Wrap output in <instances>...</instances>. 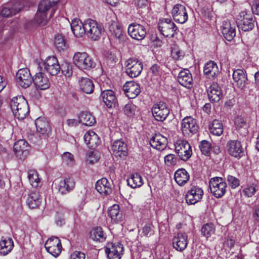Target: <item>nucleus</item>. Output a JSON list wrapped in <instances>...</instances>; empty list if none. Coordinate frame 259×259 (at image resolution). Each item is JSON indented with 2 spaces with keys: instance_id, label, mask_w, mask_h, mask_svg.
I'll return each mask as SVG.
<instances>
[{
  "instance_id": "4468645a",
  "label": "nucleus",
  "mask_w": 259,
  "mask_h": 259,
  "mask_svg": "<svg viewBox=\"0 0 259 259\" xmlns=\"http://www.w3.org/2000/svg\"><path fill=\"white\" fill-rule=\"evenodd\" d=\"M203 195V191L201 188L193 186L185 196L186 201L189 205L195 204L202 199Z\"/></svg>"
},
{
  "instance_id": "5701e85b",
  "label": "nucleus",
  "mask_w": 259,
  "mask_h": 259,
  "mask_svg": "<svg viewBox=\"0 0 259 259\" xmlns=\"http://www.w3.org/2000/svg\"><path fill=\"white\" fill-rule=\"evenodd\" d=\"M233 78L236 85L240 89L244 90L248 83L247 75L242 69H237L234 71Z\"/></svg>"
},
{
  "instance_id": "ddd939ff",
  "label": "nucleus",
  "mask_w": 259,
  "mask_h": 259,
  "mask_svg": "<svg viewBox=\"0 0 259 259\" xmlns=\"http://www.w3.org/2000/svg\"><path fill=\"white\" fill-rule=\"evenodd\" d=\"M16 78L19 84L25 89L31 85L33 79L29 70L26 68L19 69L17 72Z\"/></svg>"
},
{
  "instance_id": "4c0bfd02",
  "label": "nucleus",
  "mask_w": 259,
  "mask_h": 259,
  "mask_svg": "<svg viewBox=\"0 0 259 259\" xmlns=\"http://www.w3.org/2000/svg\"><path fill=\"white\" fill-rule=\"evenodd\" d=\"M111 37L116 39L119 43L124 42L127 39L126 34L118 25H113L110 27Z\"/></svg>"
},
{
  "instance_id": "69168bd1",
  "label": "nucleus",
  "mask_w": 259,
  "mask_h": 259,
  "mask_svg": "<svg viewBox=\"0 0 259 259\" xmlns=\"http://www.w3.org/2000/svg\"><path fill=\"white\" fill-rule=\"evenodd\" d=\"M85 254L80 251H75L70 256V259H84Z\"/></svg>"
},
{
  "instance_id": "f03ea898",
  "label": "nucleus",
  "mask_w": 259,
  "mask_h": 259,
  "mask_svg": "<svg viewBox=\"0 0 259 259\" xmlns=\"http://www.w3.org/2000/svg\"><path fill=\"white\" fill-rule=\"evenodd\" d=\"M10 106L14 115L19 120L24 119L29 112L27 102L23 96L13 98Z\"/></svg>"
},
{
  "instance_id": "f3484780",
  "label": "nucleus",
  "mask_w": 259,
  "mask_h": 259,
  "mask_svg": "<svg viewBox=\"0 0 259 259\" xmlns=\"http://www.w3.org/2000/svg\"><path fill=\"white\" fill-rule=\"evenodd\" d=\"M152 112L153 116L157 121H163L169 114V111L165 103L160 102L155 104L152 108Z\"/></svg>"
},
{
  "instance_id": "473e14b6",
  "label": "nucleus",
  "mask_w": 259,
  "mask_h": 259,
  "mask_svg": "<svg viewBox=\"0 0 259 259\" xmlns=\"http://www.w3.org/2000/svg\"><path fill=\"white\" fill-rule=\"evenodd\" d=\"M203 72L206 76L211 79H214L220 72L217 64L212 61L205 64Z\"/></svg>"
},
{
  "instance_id": "412c9836",
  "label": "nucleus",
  "mask_w": 259,
  "mask_h": 259,
  "mask_svg": "<svg viewBox=\"0 0 259 259\" xmlns=\"http://www.w3.org/2000/svg\"><path fill=\"white\" fill-rule=\"evenodd\" d=\"M45 70L50 75H57L60 71L61 67L58 60L55 56L48 57L44 63Z\"/></svg>"
},
{
  "instance_id": "423d86ee",
  "label": "nucleus",
  "mask_w": 259,
  "mask_h": 259,
  "mask_svg": "<svg viewBox=\"0 0 259 259\" xmlns=\"http://www.w3.org/2000/svg\"><path fill=\"white\" fill-rule=\"evenodd\" d=\"M85 29L87 36L93 40L99 39L104 31V28L101 24L90 19L85 21Z\"/></svg>"
},
{
  "instance_id": "aec40b11",
  "label": "nucleus",
  "mask_w": 259,
  "mask_h": 259,
  "mask_svg": "<svg viewBox=\"0 0 259 259\" xmlns=\"http://www.w3.org/2000/svg\"><path fill=\"white\" fill-rule=\"evenodd\" d=\"M128 33L133 38L141 40L145 38L146 30L143 25L137 23H132L128 26Z\"/></svg>"
},
{
  "instance_id": "4d7b16f0",
  "label": "nucleus",
  "mask_w": 259,
  "mask_h": 259,
  "mask_svg": "<svg viewBox=\"0 0 259 259\" xmlns=\"http://www.w3.org/2000/svg\"><path fill=\"white\" fill-rule=\"evenodd\" d=\"M227 180L229 186L232 189H235L239 185V180L234 176L228 175Z\"/></svg>"
},
{
  "instance_id": "20e7f679",
  "label": "nucleus",
  "mask_w": 259,
  "mask_h": 259,
  "mask_svg": "<svg viewBox=\"0 0 259 259\" xmlns=\"http://www.w3.org/2000/svg\"><path fill=\"white\" fill-rule=\"evenodd\" d=\"M209 186L211 193L217 198L222 197L226 192L227 185L222 178H211L209 182Z\"/></svg>"
},
{
  "instance_id": "f704fd0d",
  "label": "nucleus",
  "mask_w": 259,
  "mask_h": 259,
  "mask_svg": "<svg viewBox=\"0 0 259 259\" xmlns=\"http://www.w3.org/2000/svg\"><path fill=\"white\" fill-rule=\"evenodd\" d=\"M96 189L102 195H108L111 192L110 184L107 179L102 178L98 180L96 184Z\"/></svg>"
},
{
  "instance_id": "e433bc0d",
  "label": "nucleus",
  "mask_w": 259,
  "mask_h": 259,
  "mask_svg": "<svg viewBox=\"0 0 259 259\" xmlns=\"http://www.w3.org/2000/svg\"><path fill=\"white\" fill-rule=\"evenodd\" d=\"M79 85L81 91L85 94H90L94 90L93 81L87 77H81L79 80Z\"/></svg>"
},
{
  "instance_id": "72a5a7b5",
  "label": "nucleus",
  "mask_w": 259,
  "mask_h": 259,
  "mask_svg": "<svg viewBox=\"0 0 259 259\" xmlns=\"http://www.w3.org/2000/svg\"><path fill=\"white\" fill-rule=\"evenodd\" d=\"M178 81L182 85L190 88L193 81L192 74L190 71L188 69L181 70L179 73Z\"/></svg>"
},
{
  "instance_id": "f257e3e1",
  "label": "nucleus",
  "mask_w": 259,
  "mask_h": 259,
  "mask_svg": "<svg viewBox=\"0 0 259 259\" xmlns=\"http://www.w3.org/2000/svg\"><path fill=\"white\" fill-rule=\"evenodd\" d=\"M59 0H42L38 7V10L36 13L34 21L38 25L41 26H45L48 22L47 13L49 10L52 8L53 12V7L56 5Z\"/></svg>"
},
{
  "instance_id": "0e129e2a",
  "label": "nucleus",
  "mask_w": 259,
  "mask_h": 259,
  "mask_svg": "<svg viewBox=\"0 0 259 259\" xmlns=\"http://www.w3.org/2000/svg\"><path fill=\"white\" fill-rule=\"evenodd\" d=\"M152 225L150 224H146L143 228L142 233L145 236L148 237L151 235Z\"/></svg>"
},
{
  "instance_id": "9d476101",
  "label": "nucleus",
  "mask_w": 259,
  "mask_h": 259,
  "mask_svg": "<svg viewBox=\"0 0 259 259\" xmlns=\"http://www.w3.org/2000/svg\"><path fill=\"white\" fill-rule=\"evenodd\" d=\"M126 73L132 78L138 76L143 70L142 63L136 59L130 58L125 62Z\"/></svg>"
},
{
  "instance_id": "6e6d98bb",
  "label": "nucleus",
  "mask_w": 259,
  "mask_h": 259,
  "mask_svg": "<svg viewBox=\"0 0 259 259\" xmlns=\"http://www.w3.org/2000/svg\"><path fill=\"white\" fill-rule=\"evenodd\" d=\"M62 159L63 162L69 166H72L74 164L73 155L69 152H65L63 154Z\"/></svg>"
},
{
  "instance_id": "1a4fd4ad",
  "label": "nucleus",
  "mask_w": 259,
  "mask_h": 259,
  "mask_svg": "<svg viewBox=\"0 0 259 259\" xmlns=\"http://www.w3.org/2000/svg\"><path fill=\"white\" fill-rule=\"evenodd\" d=\"M158 29L163 36L173 37L176 33L177 27L170 19H164L158 23Z\"/></svg>"
},
{
  "instance_id": "e2e57ef3",
  "label": "nucleus",
  "mask_w": 259,
  "mask_h": 259,
  "mask_svg": "<svg viewBox=\"0 0 259 259\" xmlns=\"http://www.w3.org/2000/svg\"><path fill=\"white\" fill-rule=\"evenodd\" d=\"M164 161L167 165L171 166L176 163L177 158L174 154H169L165 156Z\"/></svg>"
},
{
  "instance_id": "9b49d317",
  "label": "nucleus",
  "mask_w": 259,
  "mask_h": 259,
  "mask_svg": "<svg viewBox=\"0 0 259 259\" xmlns=\"http://www.w3.org/2000/svg\"><path fill=\"white\" fill-rule=\"evenodd\" d=\"M105 251L108 259H121L123 246L119 242H108L105 246Z\"/></svg>"
},
{
  "instance_id": "4be33fe9",
  "label": "nucleus",
  "mask_w": 259,
  "mask_h": 259,
  "mask_svg": "<svg viewBox=\"0 0 259 259\" xmlns=\"http://www.w3.org/2000/svg\"><path fill=\"white\" fill-rule=\"evenodd\" d=\"M221 31L225 39L231 41L236 35L235 24L228 20H225L221 26Z\"/></svg>"
},
{
  "instance_id": "13d9d810",
  "label": "nucleus",
  "mask_w": 259,
  "mask_h": 259,
  "mask_svg": "<svg viewBox=\"0 0 259 259\" xmlns=\"http://www.w3.org/2000/svg\"><path fill=\"white\" fill-rule=\"evenodd\" d=\"M256 189L254 185L248 186L242 191L244 195L247 197H252L256 192Z\"/></svg>"
},
{
  "instance_id": "2eb2a0df",
  "label": "nucleus",
  "mask_w": 259,
  "mask_h": 259,
  "mask_svg": "<svg viewBox=\"0 0 259 259\" xmlns=\"http://www.w3.org/2000/svg\"><path fill=\"white\" fill-rule=\"evenodd\" d=\"M171 14L175 21L181 24L185 23L188 16L185 6L182 4L175 5L172 10Z\"/></svg>"
},
{
  "instance_id": "a878e982",
  "label": "nucleus",
  "mask_w": 259,
  "mask_h": 259,
  "mask_svg": "<svg viewBox=\"0 0 259 259\" xmlns=\"http://www.w3.org/2000/svg\"><path fill=\"white\" fill-rule=\"evenodd\" d=\"M126 96L131 99L136 98L141 92L140 85L134 81H127L123 85Z\"/></svg>"
},
{
  "instance_id": "052dcab7",
  "label": "nucleus",
  "mask_w": 259,
  "mask_h": 259,
  "mask_svg": "<svg viewBox=\"0 0 259 259\" xmlns=\"http://www.w3.org/2000/svg\"><path fill=\"white\" fill-rule=\"evenodd\" d=\"M136 106L132 103L127 104L124 108V112L128 116L135 115Z\"/></svg>"
},
{
  "instance_id": "f8f14e48",
  "label": "nucleus",
  "mask_w": 259,
  "mask_h": 259,
  "mask_svg": "<svg viewBox=\"0 0 259 259\" xmlns=\"http://www.w3.org/2000/svg\"><path fill=\"white\" fill-rule=\"evenodd\" d=\"M45 247L48 252L55 257H57L62 250V244L58 237H52L45 243Z\"/></svg>"
},
{
  "instance_id": "39448f33",
  "label": "nucleus",
  "mask_w": 259,
  "mask_h": 259,
  "mask_svg": "<svg viewBox=\"0 0 259 259\" xmlns=\"http://www.w3.org/2000/svg\"><path fill=\"white\" fill-rule=\"evenodd\" d=\"M254 18L250 12L242 11L237 16V23L238 27L242 31L251 30L254 26Z\"/></svg>"
},
{
  "instance_id": "bb28decb",
  "label": "nucleus",
  "mask_w": 259,
  "mask_h": 259,
  "mask_svg": "<svg viewBox=\"0 0 259 259\" xmlns=\"http://www.w3.org/2000/svg\"><path fill=\"white\" fill-rule=\"evenodd\" d=\"M206 92L209 100L211 102H219L223 96L222 91L217 83H212Z\"/></svg>"
},
{
  "instance_id": "58836bf2",
  "label": "nucleus",
  "mask_w": 259,
  "mask_h": 259,
  "mask_svg": "<svg viewBox=\"0 0 259 259\" xmlns=\"http://www.w3.org/2000/svg\"><path fill=\"white\" fill-rule=\"evenodd\" d=\"M71 27L74 35L76 37H81L84 34H86L85 21L82 23H79V21L77 19L74 20L71 23Z\"/></svg>"
},
{
  "instance_id": "0eeeda50",
  "label": "nucleus",
  "mask_w": 259,
  "mask_h": 259,
  "mask_svg": "<svg viewBox=\"0 0 259 259\" xmlns=\"http://www.w3.org/2000/svg\"><path fill=\"white\" fill-rule=\"evenodd\" d=\"M198 128L196 120L191 116L185 117L181 122V130L185 136H191L197 133Z\"/></svg>"
},
{
  "instance_id": "680f3d73",
  "label": "nucleus",
  "mask_w": 259,
  "mask_h": 259,
  "mask_svg": "<svg viewBox=\"0 0 259 259\" xmlns=\"http://www.w3.org/2000/svg\"><path fill=\"white\" fill-rule=\"evenodd\" d=\"M62 71L63 74L66 77H70L72 74L71 65L65 63L62 66Z\"/></svg>"
},
{
  "instance_id": "cd10ccee",
  "label": "nucleus",
  "mask_w": 259,
  "mask_h": 259,
  "mask_svg": "<svg viewBox=\"0 0 259 259\" xmlns=\"http://www.w3.org/2000/svg\"><path fill=\"white\" fill-rule=\"evenodd\" d=\"M35 124L37 132L42 135L45 138H47L51 132V128L46 118L39 117L35 120Z\"/></svg>"
},
{
  "instance_id": "c9c22d12",
  "label": "nucleus",
  "mask_w": 259,
  "mask_h": 259,
  "mask_svg": "<svg viewBox=\"0 0 259 259\" xmlns=\"http://www.w3.org/2000/svg\"><path fill=\"white\" fill-rule=\"evenodd\" d=\"M40 203V196L37 190L32 191L28 194L26 203L29 208H35L39 206Z\"/></svg>"
},
{
  "instance_id": "7c9ffc66",
  "label": "nucleus",
  "mask_w": 259,
  "mask_h": 259,
  "mask_svg": "<svg viewBox=\"0 0 259 259\" xmlns=\"http://www.w3.org/2000/svg\"><path fill=\"white\" fill-rule=\"evenodd\" d=\"M75 185L74 180L72 178L68 177L60 182L58 190L62 194H65L72 190L74 188Z\"/></svg>"
},
{
  "instance_id": "79ce46f5",
  "label": "nucleus",
  "mask_w": 259,
  "mask_h": 259,
  "mask_svg": "<svg viewBox=\"0 0 259 259\" xmlns=\"http://www.w3.org/2000/svg\"><path fill=\"white\" fill-rule=\"evenodd\" d=\"M235 126L241 135L246 136L248 134L247 124L245 120L242 117L237 116L234 119Z\"/></svg>"
},
{
  "instance_id": "c85d7f7f",
  "label": "nucleus",
  "mask_w": 259,
  "mask_h": 259,
  "mask_svg": "<svg viewBox=\"0 0 259 259\" xmlns=\"http://www.w3.org/2000/svg\"><path fill=\"white\" fill-rule=\"evenodd\" d=\"M33 81L37 89L41 90H46L48 89L50 85L48 78L42 72L36 73Z\"/></svg>"
},
{
  "instance_id": "6ab92c4d",
  "label": "nucleus",
  "mask_w": 259,
  "mask_h": 259,
  "mask_svg": "<svg viewBox=\"0 0 259 259\" xmlns=\"http://www.w3.org/2000/svg\"><path fill=\"white\" fill-rule=\"evenodd\" d=\"M228 153L237 159L244 155V151L240 142L238 140H229L226 145Z\"/></svg>"
},
{
  "instance_id": "a211bd4d",
  "label": "nucleus",
  "mask_w": 259,
  "mask_h": 259,
  "mask_svg": "<svg viewBox=\"0 0 259 259\" xmlns=\"http://www.w3.org/2000/svg\"><path fill=\"white\" fill-rule=\"evenodd\" d=\"M13 147L16 156L19 159H23L29 154L30 145L24 139H20L15 142Z\"/></svg>"
},
{
  "instance_id": "b1692460",
  "label": "nucleus",
  "mask_w": 259,
  "mask_h": 259,
  "mask_svg": "<svg viewBox=\"0 0 259 259\" xmlns=\"http://www.w3.org/2000/svg\"><path fill=\"white\" fill-rule=\"evenodd\" d=\"M23 6L24 5L20 2H17L14 4L9 3L3 8L1 11V15L6 17H11L18 13Z\"/></svg>"
},
{
  "instance_id": "338daca9",
  "label": "nucleus",
  "mask_w": 259,
  "mask_h": 259,
  "mask_svg": "<svg viewBox=\"0 0 259 259\" xmlns=\"http://www.w3.org/2000/svg\"><path fill=\"white\" fill-rule=\"evenodd\" d=\"M252 13L259 15V1H256L252 4L251 7Z\"/></svg>"
},
{
  "instance_id": "09e8293b",
  "label": "nucleus",
  "mask_w": 259,
  "mask_h": 259,
  "mask_svg": "<svg viewBox=\"0 0 259 259\" xmlns=\"http://www.w3.org/2000/svg\"><path fill=\"white\" fill-rule=\"evenodd\" d=\"M54 45L59 51L66 50L68 45L64 35L62 34H57L54 38Z\"/></svg>"
},
{
  "instance_id": "bf43d9fd",
  "label": "nucleus",
  "mask_w": 259,
  "mask_h": 259,
  "mask_svg": "<svg viewBox=\"0 0 259 259\" xmlns=\"http://www.w3.org/2000/svg\"><path fill=\"white\" fill-rule=\"evenodd\" d=\"M99 158L98 153L91 151L88 154L87 161L91 164H94L98 161Z\"/></svg>"
},
{
  "instance_id": "c756f323",
  "label": "nucleus",
  "mask_w": 259,
  "mask_h": 259,
  "mask_svg": "<svg viewBox=\"0 0 259 259\" xmlns=\"http://www.w3.org/2000/svg\"><path fill=\"white\" fill-rule=\"evenodd\" d=\"M167 143V138L160 134H156L151 138L150 141L151 146L159 150L164 149Z\"/></svg>"
},
{
  "instance_id": "a18cd8bd",
  "label": "nucleus",
  "mask_w": 259,
  "mask_h": 259,
  "mask_svg": "<svg viewBox=\"0 0 259 259\" xmlns=\"http://www.w3.org/2000/svg\"><path fill=\"white\" fill-rule=\"evenodd\" d=\"M79 122L86 126H92L96 123L95 117L90 112L84 111L79 115Z\"/></svg>"
},
{
  "instance_id": "393cba45",
  "label": "nucleus",
  "mask_w": 259,
  "mask_h": 259,
  "mask_svg": "<svg viewBox=\"0 0 259 259\" xmlns=\"http://www.w3.org/2000/svg\"><path fill=\"white\" fill-rule=\"evenodd\" d=\"M188 236L185 233L179 232L172 239L174 247L178 251H182L187 246Z\"/></svg>"
},
{
  "instance_id": "49530a36",
  "label": "nucleus",
  "mask_w": 259,
  "mask_h": 259,
  "mask_svg": "<svg viewBox=\"0 0 259 259\" xmlns=\"http://www.w3.org/2000/svg\"><path fill=\"white\" fill-rule=\"evenodd\" d=\"M127 182L129 186L134 189L141 187L144 183L142 177L138 173L131 174Z\"/></svg>"
},
{
  "instance_id": "37998d69",
  "label": "nucleus",
  "mask_w": 259,
  "mask_h": 259,
  "mask_svg": "<svg viewBox=\"0 0 259 259\" xmlns=\"http://www.w3.org/2000/svg\"><path fill=\"white\" fill-rule=\"evenodd\" d=\"M14 246L13 241L11 238H3L0 241V254L6 255L11 251Z\"/></svg>"
},
{
  "instance_id": "3c124183",
  "label": "nucleus",
  "mask_w": 259,
  "mask_h": 259,
  "mask_svg": "<svg viewBox=\"0 0 259 259\" xmlns=\"http://www.w3.org/2000/svg\"><path fill=\"white\" fill-rule=\"evenodd\" d=\"M28 178L33 187L37 188L40 187L41 182L36 170L34 169L29 170L28 171Z\"/></svg>"
},
{
  "instance_id": "de8ad7c7",
  "label": "nucleus",
  "mask_w": 259,
  "mask_h": 259,
  "mask_svg": "<svg viewBox=\"0 0 259 259\" xmlns=\"http://www.w3.org/2000/svg\"><path fill=\"white\" fill-rule=\"evenodd\" d=\"M208 130L213 135L220 136L223 132V125L221 121L214 119L209 124Z\"/></svg>"
},
{
  "instance_id": "a19ab883",
  "label": "nucleus",
  "mask_w": 259,
  "mask_h": 259,
  "mask_svg": "<svg viewBox=\"0 0 259 259\" xmlns=\"http://www.w3.org/2000/svg\"><path fill=\"white\" fill-rule=\"evenodd\" d=\"M108 215L114 223H118L122 220V214L118 204L112 205L108 210Z\"/></svg>"
},
{
  "instance_id": "603ef678",
  "label": "nucleus",
  "mask_w": 259,
  "mask_h": 259,
  "mask_svg": "<svg viewBox=\"0 0 259 259\" xmlns=\"http://www.w3.org/2000/svg\"><path fill=\"white\" fill-rule=\"evenodd\" d=\"M215 228L212 223H206L201 228V232L202 235L206 238H208L215 233Z\"/></svg>"
},
{
  "instance_id": "864d4df0",
  "label": "nucleus",
  "mask_w": 259,
  "mask_h": 259,
  "mask_svg": "<svg viewBox=\"0 0 259 259\" xmlns=\"http://www.w3.org/2000/svg\"><path fill=\"white\" fill-rule=\"evenodd\" d=\"M199 148L203 154L208 156L210 154L211 145L209 141L203 140L199 145Z\"/></svg>"
},
{
  "instance_id": "ea45409f",
  "label": "nucleus",
  "mask_w": 259,
  "mask_h": 259,
  "mask_svg": "<svg viewBox=\"0 0 259 259\" xmlns=\"http://www.w3.org/2000/svg\"><path fill=\"white\" fill-rule=\"evenodd\" d=\"M84 140L86 144L90 148H94L99 143V138L93 131L87 132L84 135Z\"/></svg>"
},
{
  "instance_id": "8fccbe9b",
  "label": "nucleus",
  "mask_w": 259,
  "mask_h": 259,
  "mask_svg": "<svg viewBox=\"0 0 259 259\" xmlns=\"http://www.w3.org/2000/svg\"><path fill=\"white\" fill-rule=\"evenodd\" d=\"M90 238L96 241L103 242L106 240V235L100 227H97L90 232Z\"/></svg>"
},
{
  "instance_id": "7ed1b4c3",
  "label": "nucleus",
  "mask_w": 259,
  "mask_h": 259,
  "mask_svg": "<svg viewBox=\"0 0 259 259\" xmlns=\"http://www.w3.org/2000/svg\"><path fill=\"white\" fill-rule=\"evenodd\" d=\"M74 64L81 70H89L94 68L96 63L85 52H76L73 58Z\"/></svg>"
},
{
  "instance_id": "6e6552de",
  "label": "nucleus",
  "mask_w": 259,
  "mask_h": 259,
  "mask_svg": "<svg viewBox=\"0 0 259 259\" xmlns=\"http://www.w3.org/2000/svg\"><path fill=\"white\" fill-rule=\"evenodd\" d=\"M175 146V151L181 160L187 161L191 157L192 151L191 147L188 142L178 140Z\"/></svg>"
},
{
  "instance_id": "c03bdc74",
  "label": "nucleus",
  "mask_w": 259,
  "mask_h": 259,
  "mask_svg": "<svg viewBox=\"0 0 259 259\" xmlns=\"http://www.w3.org/2000/svg\"><path fill=\"white\" fill-rule=\"evenodd\" d=\"M175 179L179 185L183 186L189 180V175L185 169H179L175 174Z\"/></svg>"
},
{
  "instance_id": "2f4dec72",
  "label": "nucleus",
  "mask_w": 259,
  "mask_h": 259,
  "mask_svg": "<svg viewBox=\"0 0 259 259\" xmlns=\"http://www.w3.org/2000/svg\"><path fill=\"white\" fill-rule=\"evenodd\" d=\"M101 97L108 108H113L115 106L117 103V99L112 90L103 91L101 94Z\"/></svg>"
},
{
  "instance_id": "dca6fc26",
  "label": "nucleus",
  "mask_w": 259,
  "mask_h": 259,
  "mask_svg": "<svg viewBox=\"0 0 259 259\" xmlns=\"http://www.w3.org/2000/svg\"><path fill=\"white\" fill-rule=\"evenodd\" d=\"M111 149L113 154L117 158L124 159L128 154L127 144L121 139L115 140Z\"/></svg>"
},
{
  "instance_id": "5fc2aeb1",
  "label": "nucleus",
  "mask_w": 259,
  "mask_h": 259,
  "mask_svg": "<svg viewBox=\"0 0 259 259\" xmlns=\"http://www.w3.org/2000/svg\"><path fill=\"white\" fill-rule=\"evenodd\" d=\"M171 53L172 58L176 60L182 59L185 55L184 52L176 46L171 48Z\"/></svg>"
},
{
  "instance_id": "774afa93",
  "label": "nucleus",
  "mask_w": 259,
  "mask_h": 259,
  "mask_svg": "<svg viewBox=\"0 0 259 259\" xmlns=\"http://www.w3.org/2000/svg\"><path fill=\"white\" fill-rule=\"evenodd\" d=\"M80 123L79 120L75 119H69L67 120V124L69 126H75Z\"/></svg>"
}]
</instances>
